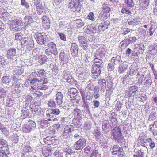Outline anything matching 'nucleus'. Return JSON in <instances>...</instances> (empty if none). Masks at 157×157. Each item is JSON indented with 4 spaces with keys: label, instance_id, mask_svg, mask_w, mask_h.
Here are the masks:
<instances>
[{
    "label": "nucleus",
    "instance_id": "nucleus-1",
    "mask_svg": "<svg viewBox=\"0 0 157 157\" xmlns=\"http://www.w3.org/2000/svg\"><path fill=\"white\" fill-rule=\"evenodd\" d=\"M102 10L98 16L97 20V22L101 20L103 21L105 20L110 16L111 9L105 5H103Z\"/></svg>",
    "mask_w": 157,
    "mask_h": 157
},
{
    "label": "nucleus",
    "instance_id": "nucleus-2",
    "mask_svg": "<svg viewBox=\"0 0 157 157\" xmlns=\"http://www.w3.org/2000/svg\"><path fill=\"white\" fill-rule=\"evenodd\" d=\"M113 138L119 143H122L124 141V137L121 134L120 128L116 127L113 130Z\"/></svg>",
    "mask_w": 157,
    "mask_h": 157
},
{
    "label": "nucleus",
    "instance_id": "nucleus-3",
    "mask_svg": "<svg viewBox=\"0 0 157 157\" xmlns=\"http://www.w3.org/2000/svg\"><path fill=\"white\" fill-rule=\"evenodd\" d=\"M9 25V28L13 32L19 31L22 30V27L21 25V21L18 19L12 20Z\"/></svg>",
    "mask_w": 157,
    "mask_h": 157
},
{
    "label": "nucleus",
    "instance_id": "nucleus-4",
    "mask_svg": "<svg viewBox=\"0 0 157 157\" xmlns=\"http://www.w3.org/2000/svg\"><path fill=\"white\" fill-rule=\"evenodd\" d=\"M82 5L79 0H71L69 3V7L73 11H79Z\"/></svg>",
    "mask_w": 157,
    "mask_h": 157
},
{
    "label": "nucleus",
    "instance_id": "nucleus-5",
    "mask_svg": "<svg viewBox=\"0 0 157 157\" xmlns=\"http://www.w3.org/2000/svg\"><path fill=\"white\" fill-rule=\"evenodd\" d=\"M147 150V148L143 146H141L140 150L135 149L134 151L135 152L134 157H144Z\"/></svg>",
    "mask_w": 157,
    "mask_h": 157
},
{
    "label": "nucleus",
    "instance_id": "nucleus-6",
    "mask_svg": "<svg viewBox=\"0 0 157 157\" xmlns=\"http://www.w3.org/2000/svg\"><path fill=\"white\" fill-rule=\"evenodd\" d=\"M78 40L80 46L85 50L88 49V42L87 40L84 37L79 36Z\"/></svg>",
    "mask_w": 157,
    "mask_h": 157
},
{
    "label": "nucleus",
    "instance_id": "nucleus-7",
    "mask_svg": "<svg viewBox=\"0 0 157 157\" xmlns=\"http://www.w3.org/2000/svg\"><path fill=\"white\" fill-rule=\"evenodd\" d=\"M86 141L84 138L79 139L76 142L75 145L74 147L76 150H81L82 149L86 146Z\"/></svg>",
    "mask_w": 157,
    "mask_h": 157
},
{
    "label": "nucleus",
    "instance_id": "nucleus-8",
    "mask_svg": "<svg viewBox=\"0 0 157 157\" xmlns=\"http://www.w3.org/2000/svg\"><path fill=\"white\" fill-rule=\"evenodd\" d=\"M61 113L59 109L57 108L53 109L48 110L46 115L48 117H54L59 116Z\"/></svg>",
    "mask_w": 157,
    "mask_h": 157
},
{
    "label": "nucleus",
    "instance_id": "nucleus-9",
    "mask_svg": "<svg viewBox=\"0 0 157 157\" xmlns=\"http://www.w3.org/2000/svg\"><path fill=\"white\" fill-rule=\"evenodd\" d=\"M74 127L72 125H67L64 128L63 136L66 139L69 137L71 134L72 130H74Z\"/></svg>",
    "mask_w": 157,
    "mask_h": 157
},
{
    "label": "nucleus",
    "instance_id": "nucleus-10",
    "mask_svg": "<svg viewBox=\"0 0 157 157\" xmlns=\"http://www.w3.org/2000/svg\"><path fill=\"white\" fill-rule=\"evenodd\" d=\"M21 42L22 45H27V47L33 48V41L32 40H29L28 37H23Z\"/></svg>",
    "mask_w": 157,
    "mask_h": 157
},
{
    "label": "nucleus",
    "instance_id": "nucleus-11",
    "mask_svg": "<svg viewBox=\"0 0 157 157\" xmlns=\"http://www.w3.org/2000/svg\"><path fill=\"white\" fill-rule=\"evenodd\" d=\"M78 47L76 43H73L71 44L70 52L73 57L76 56L78 53Z\"/></svg>",
    "mask_w": 157,
    "mask_h": 157
},
{
    "label": "nucleus",
    "instance_id": "nucleus-12",
    "mask_svg": "<svg viewBox=\"0 0 157 157\" xmlns=\"http://www.w3.org/2000/svg\"><path fill=\"white\" fill-rule=\"evenodd\" d=\"M98 86L101 88L100 92L101 94L104 92L105 91L106 87V80L104 79H99L98 81Z\"/></svg>",
    "mask_w": 157,
    "mask_h": 157
},
{
    "label": "nucleus",
    "instance_id": "nucleus-13",
    "mask_svg": "<svg viewBox=\"0 0 157 157\" xmlns=\"http://www.w3.org/2000/svg\"><path fill=\"white\" fill-rule=\"evenodd\" d=\"M110 24L109 21L106 20L105 21H103L98 26V28L99 30V32L104 31L105 29H107L109 25Z\"/></svg>",
    "mask_w": 157,
    "mask_h": 157
},
{
    "label": "nucleus",
    "instance_id": "nucleus-14",
    "mask_svg": "<svg viewBox=\"0 0 157 157\" xmlns=\"http://www.w3.org/2000/svg\"><path fill=\"white\" fill-rule=\"evenodd\" d=\"M35 37L37 42L40 45H43L44 43L43 33L37 32L35 34Z\"/></svg>",
    "mask_w": 157,
    "mask_h": 157
},
{
    "label": "nucleus",
    "instance_id": "nucleus-15",
    "mask_svg": "<svg viewBox=\"0 0 157 157\" xmlns=\"http://www.w3.org/2000/svg\"><path fill=\"white\" fill-rule=\"evenodd\" d=\"M43 26L46 29H48L50 28V21L48 17L44 16L42 17Z\"/></svg>",
    "mask_w": 157,
    "mask_h": 157
},
{
    "label": "nucleus",
    "instance_id": "nucleus-16",
    "mask_svg": "<svg viewBox=\"0 0 157 157\" xmlns=\"http://www.w3.org/2000/svg\"><path fill=\"white\" fill-rule=\"evenodd\" d=\"M63 95L61 92H58L56 95L55 100L57 104L59 105H61L63 103Z\"/></svg>",
    "mask_w": 157,
    "mask_h": 157
},
{
    "label": "nucleus",
    "instance_id": "nucleus-17",
    "mask_svg": "<svg viewBox=\"0 0 157 157\" xmlns=\"http://www.w3.org/2000/svg\"><path fill=\"white\" fill-rule=\"evenodd\" d=\"M110 150L112 151L111 152L112 154L116 155L117 153H121L123 149L122 148L119 147L118 145H115L110 148Z\"/></svg>",
    "mask_w": 157,
    "mask_h": 157
},
{
    "label": "nucleus",
    "instance_id": "nucleus-18",
    "mask_svg": "<svg viewBox=\"0 0 157 157\" xmlns=\"http://www.w3.org/2000/svg\"><path fill=\"white\" fill-rule=\"evenodd\" d=\"M16 54V50L14 48H11L7 51V53L6 56L9 59H12L15 55Z\"/></svg>",
    "mask_w": 157,
    "mask_h": 157
},
{
    "label": "nucleus",
    "instance_id": "nucleus-19",
    "mask_svg": "<svg viewBox=\"0 0 157 157\" xmlns=\"http://www.w3.org/2000/svg\"><path fill=\"white\" fill-rule=\"evenodd\" d=\"M101 68L95 67V65H92V73L95 76H98L100 74Z\"/></svg>",
    "mask_w": 157,
    "mask_h": 157
},
{
    "label": "nucleus",
    "instance_id": "nucleus-20",
    "mask_svg": "<svg viewBox=\"0 0 157 157\" xmlns=\"http://www.w3.org/2000/svg\"><path fill=\"white\" fill-rule=\"evenodd\" d=\"M138 89V88L136 86H133L130 87L129 89L128 92V93L129 97L134 96V93Z\"/></svg>",
    "mask_w": 157,
    "mask_h": 157
},
{
    "label": "nucleus",
    "instance_id": "nucleus-21",
    "mask_svg": "<svg viewBox=\"0 0 157 157\" xmlns=\"http://www.w3.org/2000/svg\"><path fill=\"white\" fill-rule=\"evenodd\" d=\"M7 146L6 141L4 139L0 138V151H4L7 150Z\"/></svg>",
    "mask_w": 157,
    "mask_h": 157
},
{
    "label": "nucleus",
    "instance_id": "nucleus-22",
    "mask_svg": "<svg viewBox=\"0 0 157 157\" xmlns=\"http://www.w3.org/2000/svg\"><path fill=\"white\" fill-rule=\"evenodd\" d=\"M103 123V124L102 126L103 130L105 132L107 133L109 130L110 124L109 121L108 120L104 121Z\"/></svg>",
    "mask_w": 157,
    "mask_h": 157
},
{
    "label": "nucleus",
    "instance_id": "nucleus-23",
    "mask_svg": "<svg viewBox=\"0 0 157 157\" xmlns=\"http://www.w3.org/2000/svg\"><path fill=\"white\" fill-rule=\"evenodd\" d=\"M128 67V65L123 63L120 64L118 68V72L120 74L124 73Z\"/></svg>",
    "mask_w": 157,
    "mask_h": 157
},
{
    "label": "nucleus",
    "instance_id": "nucleus-24",
    "mask_svg": "<svg viewBox=\"0 0 157 157\" xmlns=\"http://www.w3.org/2000/svg\"><path fill=\"white\" fill-rule=\"evenodd\" d=\"M47 61V58L46 55H42L38 56V62L40 64H44Z\"/></svg>",
    "mask_w": 157,
    "mask_h": 157
},
{
    "label": "nucleus",
    "instance_id": "nucleus-25",
    "mask_svg": "<svg viewBox=\"0 0 157 157\" xmlns=\"http://www.w3.org/2000/svg\"><path fill=\"white\" fill-rule=\"evenodd\" d=\"M39 124L40 125L41 128H45L50 125V124L48 121L45 120H42L38 121Z\"/></svg>",
    "mask_w": 157,
    "mask_h": 157
},
{
    "label": "nucleus",
    "instance_id": "nucleus-26",
    "mask_svg": "<svg viewBox=\"0 0 157 157\" xmlns=\"http://www.w3.org/2000/svg\"><path fill=\"white\" fill-rule=\"evenodd\" d=\"M63 78L66 80L68 83L71 84H73L75 83V80L72 78L71 75H69L68 76H64Z\"/></svg>",
    "mask_w": 157,
    "mask_h": 157
},
{
    "label": "nucleus",
    "instance_id": "nucleus-27",
    "mask_svg": "<svg viewBox=\"0 0 157 157\" xmlns=\"http://www.w3.org/2000/svg\"><path fill=\"white\" fill-rule=\"evenodd\" d=\"M24 72V69L22 67H17L15 68L13 71V73L15 75H21Z\"/></svg>",
    "mask_w": 157,
    "mask_h": 157
},
{
    "label": "nucleus",
    "instance_id": "nucleus-28",
    "mask_svg": "<svg viewBox=\"0 0 157 157\" xmlns=\"http://www.w3.org/2000/svg\"><path fill=\"white\" fill-rule=\"evenodd\" d=\"M88 29L91 31L92 33H98L99 32V30L98 28L95 27V25H88Z\"/></svg>",
    "mask_w": 157,
    "mask_h": 157
},
{
    "label": "nucleus",
    "instance_id": "nucleus-29",
    "mask_svg": "<svg viewBox=\"0 0 157 157\" xmlns=\"http://www.w3.org/2000/svg\"><path fill=\"white\" fill-rule=\"evenodd\" d=\"M73 113L75 117L78 118L81 117L82 112L78 108H76L73 110Z\"/></svg>",
    "mask_w": 157,
    "mask_h": 157
},
{
    "label": "nucleus",
    "instance_id": "nucleus-30",
    "mask_svg": "<svg viewBox=\"0 0 157 157\" xmlns=\"http://www.w3.org/2000/svg\"><path fill=\"white\" fill-rule=\"evenodd\" d=\"M94 65L95 67L102 68L104 66V63L102 60H99L94 61Z\"/></svg>",
    "mask_w": 157,
    "mask_h": 157
},
{
    "label": "nucleus",
    "instance_id": "nucleus-31",
    "mask_svg": "<svg viewBox=\"0 0 157 157\" xmlns=\"http://www.w3.org/2000/svg\"><path fill=\"white\" fill-rule=\"evenodd\" d=\"M146 141L148 143L151 149H153L155 147V144L154 140L151 138H147Z\"/></svg>",
    "mask_w": 157,
    "mask_h": 157
},
{
    "label": "nucleus",
    "instance_id": "nucleus-32",
    "mask_svg": "<svg viewBox=\"0 0 157 157\" xmlns=\"http://www.w3.org/2000/svg\"><path fill=\"white\" fill-rule=\"evenodd\" d=\"M22 129L25 133H29L32 130L30 126L28 124L24 125L23 126Z\"/></svg>",
    "mask_w": 157,
    "mask_h": 157
},
{
    "label": "nucleus",
    "instance_id": "nucleus-33",
    "mask_svg": "<svg viewBox=\"0 0 157 157\" xmlns=\"http://www.w3.org/2000/svg\"><path fill=\"white\" fill-rule=\"evenodd\" d=\"M137 40V39L136 37L135 36L130 37L129 36H128V37L127 38V39H125L122 42H125L127 41H130L131 42L134 43Z\"/></svg>",
    "mask_w": 157,
    "mask_h": 157
},
{
    "label": "nucleus",
    "instance_id": "nucleus-34",
    "mask_svg": "<svg viewBox=\"0 0 157 157\" xmlns=\"http://www.w3.org/2000/svg\"><path fill=\"white\" fill-rule=\"evenodd\" d=\"M157 117L156 113L155 112H152L149 116V118L148 120L151 121L155 120Z\"/></svg>",
    "mask_w": 157,
    "mask_h": 157
},
{
    "label": "nucleus",
    "instance_id": "nucleus-35",
    "mask_svg": "<svg viewBox=\"0 0 157 157\" xmlns=\"http://www.w3.org/2000/svg\"><path fill=\"white\" fill-rule=\"evenodd\" d=\"M53 45H52L51 48L52 49V54H53L55 56H57L58 54V52L56 48V46L55 44H52Z\"/></svg>",
    "mask_w": 157,
    "mask_h": 157
},
{
    "label": "nucleus",
    "instance_id": "nucleus-36",
    "mask_svg": "<svg viewBox=\"0 0 157 157\" xmlns=\"http://www.w3.org/2000/svg\"><path fill=\"white\" fill-rule=\"evenodd\" d=\"M33 3L36 6V9L43 7L41 1L39 0H34Z\"/></svg>",
    "mask_w": 157,
    "mask_h": 157
},
{
    "label": "nucleus",
    "instance_id": "nucleus-37",
    "mask_svg": "<svg viewBox=\"0 0 157 157\" xmlns=\"http://www.w3.org/2000/svg\"><path fill=\"white\" fill-rule=\"evenodd\" d=\"M125 3L127 7H128L132 8L133 7L134 5L133 1L132 0H125Z\"/></svg>",
    "mask_w": 157,
    "mask_h": 157
},
{
    "label": "nucleus",
    "instance_id": "nucleus-38",
    "mask_svg": "<svg viewBox=\"0 0 157 157\" xmlns=\"http://www.w3.org/2000/svg\"><path fill=\"white\" fill-rule=\"evenodd\" d=\"M24 20L25 22L27 23L30 24L33 21V19L32 17L29 16H26L24 18Z\"/></svg>",
    "mask_w": 157,
    "mask_h": 157
},
{
    "label": "nucleus",
    "instance_id": "nucleus-39",
    "mask_svg": "<svg viewBox=\"0 0 157 157\" xmlns=\"http://www.w3.org/2000/svg\"><path fill=\"white\" fill-rule=\"evenodd\" d=\"M68 92L70 94L72 95H77L78 92L77 90L75 88H72L68 90Z\"/></svg>",
    "mask_w": 157,
    "mask_h": 157
},
{
    "label": "nucleus",
    "instance_id": "nucleus-40",
    "mask_svg": "<svg viewBox=\"0 0 157 157\" xmlns=\"http://www.w3.org/2000/svg\"><path fill=\"white\" fill-rule=\"evenodd\" d=\"M67 21L66 19H62L59 23V26L61 27H66Z\"/></svg>",
    "mask_w": 157,
    "mask_h": 157
},
{
    "label": "nucleus",
    "instance_id": "nucleus-41",
    "mask_svg": "<svg viewBox=\"0 0 157 157\" xmlns=\"http://www.w3.org/2000/svg\"><path fill=\"white\" fill-rule=\"evenodd\" d=\"M45 54L49 58H51L52 57V50L49 48L46 49L45 51Z\"/></svg>",
    "mask_w": 157,
    "mask_h": 157
},
{
    "label": "nucleus",
    "instance_id": "nucleus-42",
    "mask_svg": "<svg viewBox=\"0 0 157 157\" xmlns=\"http://www.w3.org/2000/svg\"><path fill=\"white\" fill-rule=\"evenodd\" d=\"M76 23L78 25V27L80 28L84 25V22L82 21L81 19H78L76 21Z\"/></svg>",
    "mask_w": 157,
    "mask_h": 157
},
{
    "label": "nucleus",
    "instance_id": "nucleus-43",
    "mask_svg": "<svg viewBox=\"0 0 157 157\" xmlns=\"http://www.w3.org/2000/svg\"><path fill=\"white\" fill-rule=\"evenodd\" d=\"M121 12L123 13H125L128 15H130L132 13L131 11L124 8H123L122 9Z\"/></svg>",
    "mask_w": 157,
    "mask_h": 157
},
{
    "label": "nucleus",
    "instance_id": "nucleus-44",
    "mask_svg": "<svg viewBox=\"0 0 157 157\" xmlns=\"http://www.w3.org/2000/svg\"><path fill=\"white\" fill-rule=\"evenodd\" d=\"M88 19L90 20L93 21H94L95 20L94 17V14L92 12H90L87 17Z\"/></svg>",
    "mask_w": 157,
    "mask_h": 157
},
{
    "label": "nucleus",
    "instance_id": "nucleus-45",
    "mask_svg": "<svg viewBox=\"0 0 157 157\" xmlns=\"http://www.w3.org/2000/svg\"><path fill=\"white\" fill-rule=\"evenodd\" d=\"M58 34L60 39L62 40L65 41L66 40V35L62 33L59 32Z\"/></svg>",
    "mask_w": 157,
    "mask_h": 157
},
{
    "label": "nucleus",
    "instance_id": "nucleus-46",
    "mask_svg": "<svg viewBox=\"0 0 157 157\" xmlns=\"http://www.w3.org/2000/svg\"><path fill=\"white\" fill-rule=\"evenodd\" d=\"M95 134L94 136L96 137V139L98 140L100 137V133L101 132L97 129H96L94 131Z\"/></svg>",
    "mask_w": 157,
    "mask_h": 157
},
{
    "label": "nucleus",
    "instance_id": "nucleus-47",
    "mask_svg": "<svg viewBox=\"0 0 157 157\" xmlns=\"http://www.w3.org/2000/svg\"><path fill=\"white\" fill-rule=\"evenodd\" d=\"M23 34L21 33H17L15 35V39L17 40H21L22 39Z\"/></svg>",
    "mask_w": 157,
    "mask_h": 157
},
{
    "label": "nucleus",
    "instance_id": "nucleus-48",
    "mask_svg": "<svg viewBox=\"0 0 157 157\" xmlns=\"http://www.w3.org/2000/svg\"><path fill=\"white\" fill-rule=\"evenodd\" d=\"M41 82V80H40L39 78H33V79L31 81L30 83L31 84L33 85L35 83L37 82Z\"/></svg>",
    "mask_w": 157,
    "mask_h": 157
},
{
    "label": "nucleus",
    "instance_id": "nucleus-49",
    "mask_svg": "<svg viewBox=\"0 0 157 157\" xmlns=\"http://www.w3.org/2000/svg\"><path fill=\"white\" fill-rule=\"evenodd\" d=\"M48 105L50 107H55L56 106V104L55 102L52 100H50L48 102Z\"/></svg>",
    "mask_w": 157,
    "mask_h": 157
},
{
    "label": "nucleus",
    "instance_id": "nucleus-50",
    "mask_svg": "<svg viewBox=\"0 0 157 157\" xmlns=\"http://www.w3.org/2000/svg\"><path fill=\"white\" fill-rule=\"evenodd\" d=\"M115 64V63H113L111 62L109 63L107 66V68L108 70L110 71L113 70Z\"/></svg>",
    "mask_w": 157,
    "mask_h": 157
},
{
    "label": "nucleus",
    "instance_id": "nucleus-51",
    "mask_svg": "<svg viewBox=\"0 0 157 157\" xmlns=\"http://www.w3.org/2000/svg\"><path fill=\"white\" fill-rule=\"evenodd\" d=\"M44 8L43 7L40 8H36L37 13L39 15H41L44 10Z\"/></svg>",
    "mask_w": 157,
    "mask_h": 157
},
{
    "label": "nucleus",
    "instance_id": "nucleus-52",
    "mask_svg": "<svg viewBox=\"0 0 157 157\" xmlns=\"http://www.w3.org/2000/svg\"><path fill=\"white\" fill-rule=\"evenodd\" d=\"M32 55L34 57H35L39 54V49L38 48L34 49L32 51Z\"/></svg>",
    "mask_w": 157,
    "mask_h": 157
},
{
    "label": "nucleus",
    "instance_id": "nucleus-53",
    "mask_svg": "<svg viewBox=\"0 0 157 157\" xmlns=\"http://www.w3.org/2000/svg\"><path fill=\"white\" fill-rule=\"evenodd\" d=\"M102 60L101 56L99 55H96L94 56V61Z\"/></svg>",
    "mask_w": 157,
    "mask_h": 157
},
{
    "label": "nucleus",
    "instance_id": "nucleus-54",
    "mask_svg": "<svg viewBox=\"0 0 157 157\" xmlns=\"http://www.w3.org/2000/svg\"><path fill=\"white\" fill-rule=\"evenodd\" d=\"M129 69L130 70L128 73L129 74V75H130V76H132L136 74V71L134 70V69H132L131 67H130Z\"/></svg>",
    "mask_w": 157,
    "mask_h": 157
},
{
    "label": "nucleus",
    "instance_id": "nucleus-55",
    "mask_svg": "<svg viewBox=\"0 0 157 157\" xmlns=\"http://www.w3.org/2000/svg\"><path fill=\"white\" fill-rule=\"evenodd\" d=\"M53 138L52 137L48 136L46 138L44 139V141L47 144H48L49 141H51Z\"/></svg>",
    "mask_w": 157,
    "mask_h": 157
},
{
    "label": "nucleus",
    "instance_id": "nucleus-56",
    "mask_svg": "<svg viewBox=\"0 0 157 157\" xmlns=\"http://www.w3.org/2000/svg\"><path fill=\"white\" fill-rule=\"evenodd\" d=\"M43 36V39L44 41H48L49 40L50 37L49 35H47L45 34V33H42Z\"/></svg>",
    "mask_w": 157,
    "mask_h": 157
},
{
    "label": "nucleus",
    "instance_id": "nucleus-57",
    "mask_svg": "<svg viewBox=\"0 0 157 157\" xmlns=\"http://www.w3.org/2000/svg\"><path fill=\"white\" fill-rule=\"evenodd\" d=\"M21 4L25 6L27 8L29 7V6L28 3L25 2V0H21Z\"/></svg>",
    "mask_w": 157,
    "mask_h": 157
},
{
    "label": "nucleus",
    "instance_id": "nucleus-58",
    "mask_svg": "<svg viewBox=\"0 0 157 157\" xmlns=\"http://www.w3.org/2000/svg\"><path fill=\"white\" fill-rule=\"evenodd\" d=\"M44 71L43 70H40L39 71H38L37 74L36 75V77H41V76L43 75L44 74Z\"/></svg>",
    "mask_w": 157,
    "mask_h": 157
},
{
    "label": "nucleus",
    "instance_id": "nucleus-59",
    "mask_svg": "<svg viewBox=\"0 0 157 157\" xmlns=\"http://www.w3.org/2000/svg\"><path fill=\"white\" fill-rule=\"evenodd\" d=\"M28 124L30 126L32 129L34 128L36 126V123L33 121H31L30 123Z\"/></svg>",
    "mask_w": 157,
    "mask_h": 157
},
{
    "label": "nucleus",
    "instance_id": "nucleus-60",
    "mask_svg": "<svg viewBox=\"0 0 157 157\" xmlns=\"http://www.w3.org/2000/svg\"><path fill=\"white\" fill-rule=\"evenodd\" d=\"M65 53L63 51H62L60 54L59 59L61 60H63Z\"/></svg>",
    "mask_w": 157,
    "mask_h": 157
},
{
    "label": "nucleus",
    "instance_id": "nucleus-61",
    "mask_svg": "<svg viewBox=\"0 0 157 157\" xmlns=\"http://www.w3.org/2000/svg\"><path fill=\"white\" fill-rule=\"evenodd\" d=\"M93 88V84L91 83H90L87 84L86 89L87 90H92Z\"/></svg>",
    "mask_w": 157,
    "mask_h": 157
},
{
    "label": "nucleus",
    "instance_id": "nucleus-62",
    "mask_svg": "<svg viewBox=\"0 0 157 157\" xmlns=\"http://www.w3.org/2000/svg\"><path fill=\"white\" fill-rule=\"evenodd\" d=\"M48 41H44V43L43 44H44V46H48V47L51 48L52 45H53L52 44H54V43L53 42H50L49 43L47 42Z\"/></svg>",
    "mask_w": 157,
    "mask_h": 157
},
{
    "label": "nucleus",
    "instance_id": "nucleus-63",
    "mask_svg": "<svg viewBox=\"0 0 157 157\" xmlns=\"http://www.w3.org/2000/svg\"><path fill=\"white\" fill-rule=\"evenodd\" d=\"M73 97L71 96V95H70V97L71 98V100H76V101L77 102L79 100L78 99V98H79V97L77 95H72Z\"/></svg>",
    "mask_w": 157,
    "mask_h": 157
},
{
    "label": "nucleus",
    "instance_id": "nucleus-64",
    "mask_svg": "<svg viewBox=\"0 0 157 157\" xmlns=\"http://www.w3.org/2000/svg\"><path fill=\"white\" fill-rule=\"evenodd\" d=\"M130 29L128 28H124L123 29V34L124 35H126L130 32Z\"/></svg>",
    "mask_w": 157,
    "mask_h": 157
}]
</instances>
